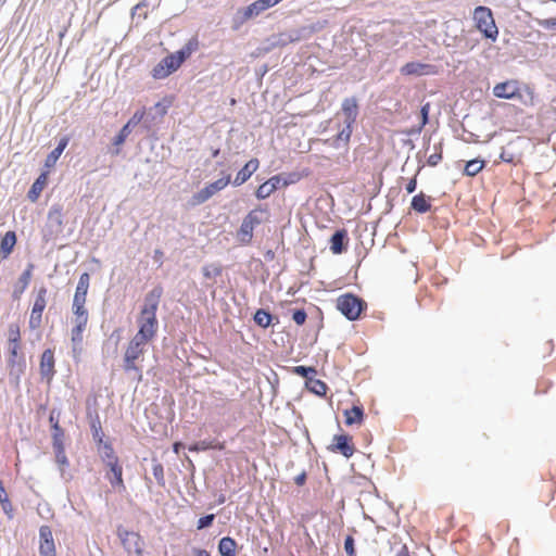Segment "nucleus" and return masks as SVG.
<instances>
[{
    "label": "nucleus",
    "instance_id": "f257e3e1",
    "mask_svg": "<svg viewBox=\"0 0 556 556\" xmlns=\"http://www.w3.org/2000/svg\"><path fill=\"white\" fill-rule=\"evenodd\" d=\"M162 295L163 288L161 286L154 287L146 294L137 320L138 331L129 340L125 349L123 368L126 372H134V377L137 381L142 380V369L137 363L139 359H142L147 344L151 342L157 333L159 321L156 312Z\"/></svg>",
    "mask_w": 556,
    "mask_h": 556
},
{
    "label": "nucleus",
    "instance_id": "f03ea898",
    "mask_svg": "<svg viewBox=\"0 0 556 556\" xmlns=\"http://www.w3.org/2000/svg\"><path fill=\"white\" fill-rule=\"evenodd\" d=\"M475 27L482 34L485 39L495 42L498 38V27L495 23L493 12L490 8L479 5L472 12Z\"/></svg>",
    "mask_w": 556,
    "mask_h": 556
},
{
    "label": "nucleus",
    "instance_id": "7ed1b4c3",
    "mask_svg": "<svg viewBox=\"0 0 556 556\" xmlns=\"http://www.w3.org/2000/svg\"><path fill=\"white\" fill-rule=\"evenodd\" d=\"M366 307V302L352 293L342 294L337 299V308L349 320H356Z\"/></svg>",
    "mask_w": 556,
    "mask_h": 556
},
{
    "label": "nucleus",
    "instance_id": "20e7f679",
    "mask_svg": "<svg viewBox=\"0 0 556 556\" xmlns=\"http://www.w3.org/2000/svg\"><path fill=\"white\" fill-rule=\"evenodd\" d=\"M64 227V211L63 206L60 204H54L48 212L47 216V225H46V235L47 240L55 239L62 231Z\"/></svg>",
    "mask_w": 556,
    "mask_h": 556
},
{
    "label": "nucleus",
    "instance_id": "39448f33",
    "mask_svg": "<svg viewBox=\"0 0 556 556\" xmlns=\"http://www.w3.org/2000/svg\"><path fill=\"white\" fill-rule=\"evenodd\" d=\"M184 63L182 58L176 52L162 59L152 70L155 79H163L176 72Z\"/></svg>",
    "mask_w": 556,
    "mask_h": 556
},
{
    "label": "nucleus",
    "instance_id": "423d86ee",
    "mask_svg": "<svg viewBox=\"0 0 556 556\" xmlns=\"http://www.w3.org/2000/svg\"><path fill=\"white\" fill-rule=\"evenodd\" d=\"M231 181L229 174L224 177L207 184L204 188L193 194L192 202L194 205L202 204L211 199L214 194L225 189Z\"/></svg>",
    "mask_w": 556,
    "mask_h": 556
},
{
    "label": "nucleus",
    "instance_id": "0eeeda50",
    "mask_svg": "<svg viewBox=\"0 0 556 556\" xmlns=\"http://www.w3.org/2000/svg\"><path fill=\"white\" fill-rule=\"evenodd\" d=\"M47 294L48 290L46 287H41L37 291L28 320L30 329H38L42 324V314L47 306Z\"/></svg>",
    "mask_w": 556,
    "mask_h": 556
},
{
    "label": "nucleus",
    "instance_id": "6e6552de",
    "mask_svg": "<svg viewBox=\"0 0 556 556\" xmlns=\"http://www.w3.org/2000/svg\"><path fill=\"white\" fill-rule=\"evenodd\" d=\"M493 94L507 100L521 98L520 84L516 79L498 83L493 87Z\"/></svg>",
    "mask_w": 556,
    "mask_h": 556
},
{
    "label": "nucleus",
    "instance_id": "1a4fd4ad",
    "mask_svg": "<svg viewBox=\"0 0 556 556\" xmlns=\"http://www.w3.org/2000/svg\"><path fill=\"white\" fill-rule=\"evenodd\" d=\"M89 317L86 316H74L73 328L71 330V341L73 343L74 353H79L84 340V331L87 328Z\"/></svg>",
    "mask_w": 556,
    "mask_h": 556
},
{
    "label": "nucleus",
    "instance_id": "9d476101",
    "mask_svg": "<svg viewBox=\"0 0 556 556\" xmlns=\"http://www.w3.org/2000/svg\"><path fill=\"white\" fill-rule=\"evenodd\" d=\"M39 555L56 556L53 534L49 526H41L39 529Z\"/></svg>",
    "mask_w": 556,
    "mask_h": 556
},
{
    "label": "nucleus",
    "instance_id": "9b49d317",
    "mask_svg": "<svg viewBox=\"0 0 556 556\" xmlns=\"http://www.w3.org/2000/svg\"><path fill=\"white\" fill-rule=\"evenodd\" d=\"M55 358L54 352L51 349H47L42 352L40 357L39 370L41 378L50 383L55 375Z\"/></svg>",
    "mask_w": 556,
    "mask_h": 556
},
{
    "label": "nucleus",
    "instance_id": "f8f14e48",
    "mask_svg": "<svg viewBox=\"0 0 556 556\" xmlns=\"http://www.w3.org/2000/svg\"><path fill=\"white\" fill-rule=\"evenodd\" d=\"M329 450L334 453H340L345 457H351L355 452V446L352 437L348 434L334 435Z\"/></svg>",
    "mask_w": 556,
    "mask_h": 556
},
{
    "label": "nucleus",
    "instance_id": "ddd939ff",
    "mask_svg": "<svg viewBox=\"0 0 556 556\" xmlns=\"http://www.w3.org/2000/svg\"><path fill=\"white\" fill-rule=\"evenodd\" d=\"M401 73L403 75H434L438 73L437 66L420 62H408L402 66Z\"/></svg>",
    "mask_w": 556,
    "mask_h": 556
},
{
    "label": "nucleus",
    "instance_id": "4468645a",
    "mask_svg": "<svg viewBox=\"0 0 556 556\" xmlns=\"http://www.w3.org/2000/svg\"><path fill=\"white\" fill-rule=\"evenodd\" d=\"M34 264L29 263L25 270L22 273V275L18 278L17 283L15 285L13 289L12 296L15 300H18L22 294L25 292V290L28 288L31 278H33V271H34Z\"/></svg>",
    "mask_w": 556,
    "mask_h": 556
},
{
    "label": "nucleus",
    "instance_id": "2eb2a0df",
    "mask_svg": "<svg viewBox=\"0 0 556 556\" xmlns=\"http://www.w3.org/2000/svg\"><path fill=\"white\" fill-rule=\"evenodd\" d=\"M260 161L257 159H251L237 173L232 184L235 186H241L250 179V177L257 170Z\"/></svg>",
    "mask_w": 556,
    "mask_h": 556
},
{
    "label": "nucleus",
    "instance_id": "dca6fc26",
    "mask_svg": "<svg viewBox=\"0 0 556 556\" xmlns=\"http://www.w3.org/2000/svg\"><path fill=\"white\" fill-rule=\"evenodd\" d=\"M17 238L13 230L7 231L0 239V260H7L14 250Z\"/></svg>",
    "mask_w": 556,
    "mask_h": 556
},
{
    "label": "nucleus",
    "instance_id": "f3484780",
    "mask_svg": "<svg viewBox=\"0 0 556 556\" xmlns=\"http://www.w3.org/2000/svg\"><path fill=\"white\" fill-rule=\"evenodd\" d=\"M431 197L420 192L413 197L410 207L419 214L427 213L431 210Z\"/></svg>",
    "mask_w": 556,
    "mask_h": 556
},
{
    "label": "nucleus",
    "instance_id": "a211bd4d",
    "mask_svg": "<svg viewBox=\"0 0 556 556\" xmlns=\"http://www.w3.org/2000/svg\"><path fill=\"white\" fill-rule=\"evenodd\" d=\"M348 241V231L341 229L336 231L330 239V250L333 254H341L344 250V242Z\"/></svg>",
    "mask_w": 556,
    "mask_h": 556
},
{
    "label": "nucleus",
    "instance_id": "6ab92c4d",
    "mask_svg": "<svg viewBox=\"0 0 556 556\" xmlns=\"http://www.w3.org/2000/svg\"><path fill=\"white\" fill-rule=\"evenodd\" d=\"M342 112L345 116L346 123L352 125L357 116L358 105L355 98H346L342 103Z\"/></svg>",
    "mask_w": 556,
    "mask_h": 556
},
{
    "label": "nucleus",
    "instance_id": "aec40b11",
    "mask_svg": "<svg viewBox=\"0 0 556 556\" xmlns=\"http://www.w3.org/2000/svg\"><path fill=\"white\" fill-rule=\"evenodd\" d=\"M68 142H70V138L68 137H63V138L60 139L58 147L48 154V156H47V159L45 161V166L46 167L50 168V167H53L55 165V163L58 162L59 157L61 156V154L63 153V151L67 147Z\"/></svg>",
    "mask_w": 556,
    "mask_h": 556
},
{
    "label": "nucleus",
    "instance_id": "412c9836",
    "mask_svg": "<svg viewBox=\"0 0 556 556\" xmlns=\"http://www.w3.org/2000/svg\"><path fill=\"white\" fill-rule=\"evenodd\" d=\"M344 417L346 426H359L364 421V409L362 406L354 405L352 408L344 410Z\"/></svg>",
    "mask_w": 556,
    "mask_h": 556
},
{
    "label": "nucleus",
    "instance_id": "4be33fe9",
    "mask_svg": "<svg viewBox=\"0 0 556 556\" xmlns=\"http://www.w3.org/2000/svg\"><path fill=\"white\" fill-rule=\"evenodd\" d=\"M89 285H90V275L88 273H83L80 275L78 283L76 286V290H75L73 300L87 301Z\"/></svg>",
    "mask_w": 556,
    "mask_h": 556
},
{
    "label": "nucleus",
    "instance_id": "5701e85b",
    "mask_svg": "<svg viewBox=\"0 0 556 556\" xmlns=\"http://www.w3.org/2000/svg\"><path fill=\"white\" fill-rule=\"evenodd\" d=\"M47 182H48V173H41L30 187L28 194H27L28 199L33 202L37 201L40 193L45 189Z\"/></svg>",
    "mask_w": 556,
    "mask_h": 556
},
{
    "label": "nucleus",
    "instance_id": "b1692460",
    "mask_svg": "<svg viewBox=\"0 0 556 556\" xmlns=\"http://www.w3.org/2000/svg\"><path fill=\"white\" fill-rule=\"evenodd\" d=\"M9 349V364L11 366H14L16 364V359L20 357L22 359V363L18 364L20 371H23V368L25 367V362L22 356V341L8 343Z\"/></svg>",
    "mask_w": 556,
    "mask_h": 556
},
{
    "label": "nucleus",
    "instance_id": "393cba45",
    "mask_svg": "<svg viewBox=\"0 0 556 556\" xmlns=\"http://www.w3.org/2000/svg\"><path fill=\"white\" fill-rule=\"evenodd\" d=\"M218 552L222 556H237V542L230 536H224L218 543Z\"/></svg>",
    "mask_w": 556,
    "mask_h": 556
},
{
    "label": "nucleus",
    "instance_id": "a878e982",
    "mask_svg": "<svg viewBox=\"0 0 556 556\" xmlns=\"http://www.w3.org/2000/svg\"><path fill=\"white\" fill-rule=\"evenodd\" d=\"M0 504H1V508L2 510L4 511V514L9 517V518H12L13 517V505L9 498V495L2 484V482L0 481Z\"/></svg>",
    "mask_w": 556,
    "mask_h": 556
},
{
    "label": "nucleus",
    "instance_id": "bb28decb",
    "mask_svg": "<svg viewBox=\"0 0 556 556\" xmlns=\"http://www.w3.org/2000/svg\"><path fill=\"white\" fill-rule=\"evenodd\" d=\"M111 469V472L114 476V480L110 479L112 485H117L122 489H125L124 480H123V468L118 462H114L108 466Z\"/></svg>",
    "mask_w": 556,
    "mask_h": 556
},
{
    "label": "nucleus",
    "instance_id": "cd10ccee",
    "mask_svg": "<svg viewBox=\"0 0 556 556\" xmlns=\"http://www.w3.org/2000/svg\"><path fill=\"white\" fill-rule=\"evenodd\" d=\"M484 165L485 163L483 160H470L465 165L464 174L466 176L473 177L483 169Z\"/></svg>",
    "mask_w": 556,
    "mask_h": 556
},
{
    "label": "nucleus",
    "instance_id": "c85d7f7f",
    "mask_svg": "<svg viewBox=\"0 0 556 556\" xmlns=\"http://www.w3.org/2000/svg\"><path fill=\"white\" fill-rule=\"evenodd\" d=\"M267 214L266 208H254L248 213V215L243 218L249 224H251L253 227L260 225L263 222V215Z\"/></svg>",
    "mask_w": 556,
    "mask_h": 556
},
{
    "label": "nucleus",
    "instance_id": "c756f323",
    "mask_svg": "<svg viewBox=\"0 0 556 556\" xmlns=\"http://www.w3.org/2000/svg\"><path fill=\"white\" fill-rule=\"evenodd\" d=\"M64 437H65L64 430L60 426L59 420H55V422L53 424V429H52V446H53V448L64 446Z\"/></svg>",
    "mask_w": 556,
    "mask_h": 556
},
{
    "label": "nucleus",
    "instance_id": "7c9ffc66",
    "mask_svg": "<svg viewBox=\"0 0 556 556\" xmlns=\"http://www.w3.org/2000/svg\"><path fill=\"white\" fill-rule=\"evenodd\" d=\"M254 227L243 219L240 229L238 231V237L242 243H249L253 238Z\"/></svg>",
    "mask_w": 556,
    "mask_h": 556
},
{
    "label": "nucleus",
    "instance_id": "2f4dec72",
    "mask_svg": "<svg viewBox=\"0 0 556 556\" xmlns=\"http://www.w3.org/2000/svg\"><path fill=\"white\" fill-rule=\"evenodd\" d=\"M53 451L55 454V463L58 464L61 472L63 473L70 464L68 458L65 454V446L55 447L53 448Z\"/></svg>",
    "mask_w": 556,
    "mask_h": 556
},
{
    "label": "nucleus",
    "instance_id": "473e14b6",
    "mask_svg": "<svg viewBox=\"0 0 556 556\" xmlns=\"http://www.w3.org/2000/svg\"><path fill=\"white\" fill-rule=\"evenodd\" d=\"M199 48V40L197 38H191L177 53L185 61L187 58H189L194 51H197Z\"/></svg>",
    "mask_w": 556,
    "mask_h": 556
},
{
    "label": "nucleus",
    "instance_id": "72a5a7b5",
    "mask_svg": "<svg viewBox=\"0 0 556 556\" xmlns=\"http://www.w3.org/2000/svg\"><path fill=\"white\" fill-rule=\"evenodd\" d=\"M102 445V458L105 462L106 466L113 464L114 462H118L117 456L114 453V448L111 443L105 442Z\"/></svg>",
    "mask_w": 556,
    "mask_h": 556
},
{
    "label": "nucleus",
    "instance_id": "f704fd0d",
    "mask_svg": "<svg viewBox=\"0 0 556 556\" xmlns=\"http://www.w3.org/2000/svg\"><path fill=\"white\" fill-rule=\"evenodd\" d=\"M271 315L265 309H257L254 315V321L262 328H267L271 324Z\"/></svg>",
    "mask_w": 556,
    "mask_h": 556
},
{
    "label": "nucleus",
    "instance_id": "c9c22d12",
    "mask_svg": "<svg viewBox=\"0 0 556 556\" xmlns=\"http://www.w3.org/2000/svg\"><path fill=\"white\" fill-rule=\"evenodd\" d=\"M8 343L22 341L21 327L17 323H12L8 327L7 331Z\"/></svg>",
    "mask_w": 556,
    "mask_h": 556
},
{
    "label": "nucleus",
    "instance_id": "e433bc0d",
    "mask_svg": "<svg viewBox=\"0 0 556 556\" xmlns=\"http://www.w3.org/2000/svg\"><path fill=\"white\" fill-rule=\"evenodd\" d=\"M434 152L431 153L428 157H427V164L429 166H437L441 161H442V146L441 144H435L434 147Z\"/></svg>",
    "mask_w": 556,
    "mask_h": 556
},
{
    "label": "nucleus",
    "instance_id": "4c0bfd02",
    "mask_svg": "<svg viewBox=\"0 0 556 556\" xmlns=\"http://www.w3.org/2000/svg\"><path fill=\"white\" fill-rule=\"evenodd\" d=\"M72 312L74 316H86L89 317L86 308V301L73 300Z\"/></svg>",
    "mask_w": 556,
    "mask_h": 556
},
{
    "label": "nucleus",
    "instance_id": "58836bf2",
    "mask_svg": "<svg viewBox=\"0 0 556 556\" xmlns=\"http://www.w3.org/2000/svg\"><path fill=\"white\" fill-rule=\"evenodd\" d=\"M275 191L273 190V187L269 186L267 184V181H265L264 184H262L261 186H258V188L256 189L255 191V197L260 200H264L266 198H268L271 193H274Z\"/></svg>",
    "mask_w": 556,
    "mask_h": 556
},
{
    "label": "nucleus",
    "instance_id": "ea45409f",
    "mask_svg": "<svg viewBox=\"0 0 556 556\" xmlns=\"http://www.w3.org/2000/svg\"><path fill=\"white\" fill-rule=\"evenodd\" d=\"M131 127L125 124L123 128L119 130L117 136L114 138V144L119 146L123 144L126 138L130 135Z\"/></svg>",
    "mask_w": 556,
    "mask_h": 556
},
{
    "label": "nucleus",
    "instance_id": "a19ab883",
    "mask_svg": "<svg viewBox=\"0 0 556 556\" xmlns=\"http://www.w3.org/2000/svg\"><path fill=\"white\" fill-rule=\"evenodd\" d=\"M91 429H92V435H93V439L97 441V443H98L99 445H101V444L105 443V442L103 441V439H104V433H103V431H102V428H101L100 422H99V421H97V422H92V425H91Z\"/></svg>",
    "mask_w": 556,
    "mask_h": 556
},
{
    "label": "nucleus",
    "instance_id": "79ce46f5",
    "mask_svg": "<svg viewBox=\"0 0 556 556\" xmlns=\"http://www.w3.org/2000/svg\"><path fill=\"white\" fill-rule=\"evenodd\" d=\"M292 372L303 378H309L311 376L316 374V369L314 367L295 366L293 367Z\"/></svg>",
    "mask_w": 556,
    "mask_h": 556
},
{
    "label": "nucleus",
    "instance_id": "37998d69",
    "mask_svg": "<svg viewBox=\"0 0 556 556\" xmlns=\"http://www.w3.org/2000/svg\"><path fill=\"white\" fill-rule=\"evenodd\" d=\"M327 389H328L327 384L324 381L318 380V379L312 381L311 390L314 393H316L318 395H324V394H326Z\"/></svg>",
    "mask_w": 556,
    "mask_h": 556
},
{
    "label": "nucleus",
    "instance_id": "c03bdc74",
    "mask_svg": "<svg viewBox=\"0 0 556 556\" xmlns=\"http://www.w3.org/2000/svg\"><path fill=\"white\" fill-rule=\"evenodd\" d=\"M344 549L346 556H356L355 542L352 535H348L344 540Z\"/></svg>",
    "mask_w": 556,
    "mask_h": 556
},
{
    "label": "nucleus",
    "instance_id": "a18cd8bd",
    "mask_svg": "<svg viewBox=\"0 0 556 556\" xmlns=\"http://www.w3.org/2000/svg\"><path fill=\"white\" fill-rule=\"evenodd\" d=\"M146 116V109L138 110L134 113L131 118L126 123L128 126L134 127L138 125Z\"/></svg>",
    "mask_w": 556,
    "mask_h": 556
},
{
    "label": "nucleus",
    "instance_id": "49530a36",
    "mask_svg": "<svg viewBox=\"0 0 556 556\" xmlns=\"http://www.w3.org/2000/svg\"><path fill=\"white\" fill-rule=\"evenodd\" d=\"M307 315L304 309H296L292 314V319L299 326H302L306 321Z\"/></svg>",
    "mask_w": 556,
    "mask_h": 556
},
{
    "label": "nucleus",
    "instance_id": "de8ad7c7",
    "mask_svg": "<svg viewBox=\"0 0 556 556\" xmlns=\"http://www.w3.org/2000/svg\"><path fill=\"white\" fill-rule=\"evenodd\" d=\"M215 515H206L198 520V530L210 527L214 521Z\"/></svg>",
    "mask_w": 556,
    "mask_h": 556
},
{
    "label": "nucleus",
    "instance_id": "09e8293b",
    "mask_svg": "<svg viewBox=\"0 0 556 556\" xmlns=\"http://www.w3.org/2000/svg\"><path fill=\"white\" fill-rule=\"evenodd\" d=\"M430 104L426 103L421 106L420 115H421V122L419 126V130H421L428 123V115H429Z\"/></svg>",
    "mask_w": 556,
    "mask_h": 556
},
{
    "label": "nucleus",
    "instance_id": "8fccbe9b",
    "mask_svg": "<svg viewBox=\"0 0 556 556\" xmlns=\"http://www.w3.org/2000/svg\"><path fill=\"white\" fill-rule=\"evenodd\" d=\"M222 274V268L218 266H206L203 268V275L206 278H211L212 276H218Z\"/></svg>",
    "mask_w": 556,
    "mask_h": 556
},
{
    "label": "nucleus",
    "instance_id": "3c124183",
    "mask_svg": "<svg viewBox=\"0 0 556 556\" xmlns=\"http://www.w3.org/2000/svg\"><path fill=\"white\" fill-rule=\"evenodd\" d=\"M538 24L545 29L556 28V17L539 20Z\"/></svg>",
    "mask_w": 556,
    "mask_h": 556
},
{
    "label": "nucleus",
    "instance_id": "603ef678",
    "mask_svg": "<svg viewBox=\"0 0 556 556\" xmlns=\"http://www.w3.org/2000/svg\"><path fill=\"white\" fill-rule=\"evenodd\" d=\"M153 476L156 478L157 481H163L164 470L161 464H156L153 466Z\"/></svg>",
    "mask_w": 556,
    "mask_h": 556
},
{
    "label": "nucleus",
    "instance_id": "864d4df0",
    "mask_svg": "<svg viewBox=\"0 0 556 556\" xmlns=\"http://www.w3.org/2000/svg\"><path fill=\"white\" fill-rule=\"evenodd\" d=\"M351 134H352V130H351V125H346V128H344L342 131H340V134L338 135V140H344L345 142H348L350 140V137H351Z\"/></svg>",
    "mask_w": 556,
    "mask_h": 556
},
{
    "label": "nucleus",
    "instance_id": "5fc2aeb1",
    "mask_svg": "<svg viewBox=\"0 0 556 556\" xmlns=\"http://www.w3.org/2000/svg\"><path fill=\"white\" fill-rule=\"evenodd\" d=\"M395 556H417L414 552H410L406 544L397 551Z\"/></svg>",
    "mask_w": 556,
    "mask_h": 556
},
{
    "label": "nucleus",
    "instance_id": "6e6d98bb",
    "mask_svg": "<svg viewBox=\"0 0 556 556\" xmlns=\"http://www.w3.org/2000/svg\"><path fill=\"white\" fill-rule=\"evenodd\" d=\"M280 182H281V178H280V176H278V175L273 176V177H270V178L267 180V184H268L269 186H271V187H273V190H274V191H276V190H277V188L279 187Z\"/></svg>",
    "mask_w": 556,
    "mask_h": 556
},
{
    "label": "nucleus",
    "instance_id": "4d7b16f0",
    "mask_svg": "<svg viewBox=\"0 0 556 556\" xmlns=\"http://www.w3.org/2000/svg\"><path fill=\"white\" fill-rule=\"evenodd\" d=\"M417 188V178L414 176L412 179L408 180L406 185V191L407 193H413Z\"/></svg>",
    "mask_w": 556,
    "mask_h": 556
},
{
    "label": "nucleus",
    "instance_id": "13d9d810",
    "mask_svg": "<svg viewBox=\"0 0 556 556\" xmlns=\"http://www.w3.org/2000/svg\"><path fill=\"white\" fill-rule=\"evenodd\" d=\"M306 481V473L305 472H302L300 475H298L295 478H294V482L298 484V485H303Z\"/></svg>",
    "mask_w": 556,
    "mask_h": 556
},
{
    "label": "nucleus",
    "instance_id": "bf43d9fd",
    "mask_svg": "<svg viewBox=\"0 0 556 556\" xmlns=\"http://www.w3.org/2000/svg\"><path fill=\"white\" fill-rule=\"evenodd\" d=\"M208 446L205 445V442H202L201 445L200 444H194V445H191L189 446V451L191 452H198L200 450H205L207 448Z\"/></svg>",
    "mask_w": 556,
    "mask_h": 556
},
{
    "label": "nucleus",
    "instance_id": "052dcab7",
    "mask_svg": "<svg viewBox=\"0 0 556 556\" xmlns=\"http://www.w3.org/2000/svg\"><path fill=\"white\" fill-rule=\"evenodd\" d=\"M181 446H182V444H181L180 442H176V443H174V445H173V450H174V452H175L176 454H178V453H179V451H180V448H181Z\"/></svg>",
    "mask_w": 556,
    "mask_h": 556
},
{
    "label": "nucleus",
    "instance_id": "680f3d73",
    "mask_svg": "<svg viewBox=\"0 0 556 556\" xmlns=\"http://www.w3.org/2000/svg\"><path fill=\"white\" fill-rule=\"evenodd\" d=\"M197 556H210V553L205 549H199Z\"/></svg>",
    "mask_w": 556,
    "mask_h": 556
},
{
    "label": "nucleus",
    "instance_id": "e2e57ef3",
    "mask_svg": "<svg viewBox=\"0 0 556 556\" xmlns=\"http://www.w3.org/2000/svg\"><path fill=\"white\" fill-rule=\"evenodd\" d=\"M55 420H59L56 417H54L53 413L50 415L49 417V421L51 424V428L53 429V424L55 422Z\"/></svg>",
    "mask_w": 556,
    "mask_h": 556
},
{
    "label": "nucleus",
    "instance_id": "0e129e2a",
    "mask_svg": "<svg viewBox=\"0 0 556 556\" xmlns=\"http://www.w3.org/2000/svg\"><path fill=\"white\" fill-rule=\"evenodd\" d=\"M526 91H527L528 96L530 97V100L532 101L533 100V91L530 89H528Z\"/></svg>",
    "mask_w": 556,
    "mask_h": 556
},
{
    "label": "nucleus",
    "instance_id": "69168bd1",
    "mask_svg": "<svg viewBox=\"0 0 556 556\" xmlns=\"http://www.w3.org/2000/svg\"><path fill=\"white\" fill-rule=\"evenodd\" d=\"M501 157L506 162H510V159H508V156L501 155Z\"/></svg>",
    "mask_w": 556,
    "mask_h": 556
},
{
    "label": "nucleus",
    "instance_id": "338daca9",
    "mask_svg": "<svg viewBox=\"0 0 556 556\" xmlns=\"http://www.w3.org/2000/svg\"><path fill=\"white\" fill-rule=\"evenodd\" d=\"M501 157L506 162H510V159H508V156L501 155Z\"/></svg>",
    "mask_w": 556,
    "mask_h": 556
},
{
    "label": "nucleus",
    "instance_id": "774afa93",
    "mask_svg": "<svg viewBox=\"0 0 556 556\" xmlns=\"http://www.w3.org/2000/svg\"><path fill=\"white\" fill-rule=\"evenodd\" d=\"M219 153V150H215L214 153H213V156H217Z\"/></svg>",
    "mask_w": 556,
    "mask_h": 556
}]
</instances>
